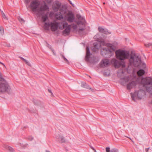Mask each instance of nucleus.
Listing matches in <instances>:
<instances>
[{"label": "nucleus", "instance_id": "obj_53", "mask_svg": "<svg viewBox=\"0 0 152 152\" xmlns=\"http://www.w3.org/2000/svg\"><path fill=\"white\" fill-rule=\"evenodd\" d=\"M0 11H1V14H3V13H4L3 12L2 10H1Z\"/></svg>", "mask_w": 152, "mask_h": 152}, {"label": "nucleus", "instance_id": "obj_41", "mask_svg": "<svg viewBox=\"0 0 152 152\" xmlns=\"http://www.w3.org/2000/svg\"><path fill=\"white\" fill-rule=\"evenodd\" d=\"M33 139H34L33 137L31 136L29 137L28 138V139L30 141H31L32 140H33Z\"/></svg>", "mask_w": 152, "mask_h": 152}, {"label": "nucleus", "instance_id": "obj_58", "mask_svg": "<svg viewBox=\"0 0 152 152\" xmlns=\"http://www.w3.org/2000/svg\"><path fill=\"white\" fill-rule=\"evenodd\" d=\"M45 151H46V152H50L49 151L47 150H46Z\"/></svg>", "mask_w": 152, "mask_h": 152}, {"label": "nucleus", "instance_id": "obj_26", "mask_svg": "<svg viewBox=\"0 0 152 152\" xmlns=\"http://www.w3.org/2000/svg\"><path fill=\"white\" fill-rule=\"evenodd\" d=\"M4 147L10 152H13V149L12 147L8 145H4Z\"/></svg>", "mask_w": 152, "mask_h": 152}, {"label": "nucleus", "instance_id": "obj_20", "mask_svg": "<svg viewBox=\"0 0 152 152\" xmlns=\"http://www.w3.org/2000/svg\"><path fill=\"white\" fill-rule=\"evenodd\" d=\"M55 17L58 20H61L63 18V15L61 12H58L56 13L55 15Z\"/></svg>", "mask_w": 152, "mask_h": 152}, {"label": "nucleus", "instance_id": "obj_7", "mask_svg": "<svg viewBox=\"0 0 152 152\" xmlns=\"http://www.w3.org/2000/svg\"><path fill=\"white\" fill-rule=\"evenodd\" d=\"M86 54L85 57V60L87 62L90 63H94L95 57L93 56L91 53H90V50L88 47H86Z\"/></svg>", "mask_w": 152, "mask_h": 152}, {"label": "nucleus", "instance_id": "obj_50", "mask_svg": "<svg viewBox=\"0 0 152 152\" xmlns=\"http://www.w3.org/2000/svg\"><path fill=\"white\" fill-rule=\"evenodd\" d=\"M125 137H127V138H129L131 140H132L131 139V138L129 137H127L126 136H125Z\"/></svg>", "mask_w": 152, "mask_h": 152}, {"label": "nucleus", "instance_id": "obj_56", "mask_svg": "<svg viewBox=\"0 0 152 152\" xmlns=\"http://www.w3.org/2000/svg\"><path fill=\"white\" fill-rule=\"evenodd\" d=\"M25 63L26 62H27V61H28L27 60H26V59H25V61H24Z\"/></svg>", "mask_w": 152, "mask_h": 152}, {"label": "nucleus", "instance_id": "obj_32", "mask_svg": "<svg viewBox=\"0 0 152 152\" xmlns=\"http://www.w3.org/2000/svg\"><path fill=\"white\" fill-rule=\"evenodd\" d=\"M110 63L108 60L105 59V65L108 66L110 64Z\"/></svg>", "mask_w": 152, "mask_h": 152}, {"label": "nucleus", "instance_id": "obj_29", "mask_svg": "<svg viewBox=\"0 0 152 152\" xmlns=\"http://www.w3.org/2000/svg\"><path fill=\"white\" fill-rule=\"evenodd\" d=\"M60 55L61 56L62 58L64 59V60L66 62L67 64L69 63V62L68 60L65 57V56L62 54H60Z\"/></svg>", "mask_w": 152, "mask_h": 152}, {"label": "nucleus", "instance_id": "obj_23", "mask_svg": "<svg viewBox=\"0 0 152 152\" xmlns=\"http://www.w3.org/2000/svg\"><path fill=\"white\" fill-rule=\"evenodd\" d=\"M42 15V22L45 23L48 19V15L47 14H46L45 15Z\"/></svg>", "mask_w": 152, "mask_h": 152}, {"label": "nucleus", "instance_id": "obj_31", "mask_svg": "<svg viewBox=\"0 0 152 152\" xmlns=\"http://www.w3.org/2000/svg\"><path fill=\"white\" fill-rule=\"evenodd\" d=\"M68 26V23H63V28H67V27ZM61 29H62V28H61Z\"/></svg>", "mask_w": 152, "mask_h": 152}, {"label": "nucleus", "instance_id": "obj_21", "mask_svg": "<svg viewBox=\"0 0 152 152\" xmlns=\"http://www.w3.org/2000/svg\"><path fill=\"white\" fill-rule=\"evenodd\" d=\"M60 8V12H61V14L63 15L66 13L67 8L66 6L62 5Z\"/></svg>", "mask_w": 152, "mask_h": 152}, {"label": "nucleus", "instance_id": "obj_62", "mask_svg": "<svg viewBox=\"0 0 152 152\" xmlns=\"http://www.w3.org/2000/svg\"><path fill=\"white\" fill-rule=\"evenodd\" d=\"M99 38H100L99 37H98V38H97V39H99Z\"/></svg>", "mask_w": 152, "mask_h": 152}, {"label": "nucleus", "instance_id": "obj_64", "mask_svg": "<svg viewBox=\"0 0 152 152\" xmlns=\"http://www.w3.org/2000/svg\"><path fill=\"white\" fill-rule=\"evenodd\" d=\"M89 77L90 78H91V77L90 76H89Z\"/></svg>", "mask_w": 152, "mask_h": 152}, {"label": "nucleus", "instance_id": "obj_17", "mask_svg": "<svg viewBox=\"0 0 152 152\" xmlns=\"http://www.w3.org/2000/svg\"><path fill=\"white\" fill-rule=\"evenodd\" d=\"M71 29V26L68 25L65 30L63 31L62 34L64 36L68 35L70 33Z\"/></svg>", "mask_w": 152, "mask_h": 152}, {"label": "nucleus", "instance_id": "obj_11", "mask_svg": "<svg viewBox=\"0 0 152 152\" xmlns=\"http://www.w3.org/2000/svg\"><path fill=\"white\" fill-rule=\"evenodd\" d=\"M67 20L69 23L73 22L75 19V17L74 14L71 11H69L66 15Z\"/></svg>", "mask_w": 152, "mask_h": 152}, {"label": "nucleus", "instance_id": "obj_52", "mask_svg": "<svg viewBox=\"0 0 152 152\" xmlns=\"http://www.w3.org/2000/svg\"><path fill=\"white\" fill-rule=\"evenodd\" d=\"M97 36H98V35H96L95 36H94V38H96L97 37Z\"/></svg>", "mask_w": 152, "mask_h": 152}, {"label": "nucleus", "instance_id": "obj_27", "mask_svg": "<svg viewBox=\"0 0 152 152\" xmlns=\"http://www.w3.org/2000/svg\"><path fill=\"white\" fill-rule=\"evenodd\" d=\"M124 71L123 70H119L118 72L117 75L119 77H121V75H124Z\"/></svg>", "mask_w": 152, "mask_h": 152}, {"label": "nucleus", "instance_id": "obj_4", "mask_svg": "<svg viewBox=\"0 0 152 152\" xmlns=\"http://www.w3.org/2000/svg\"><path fill=\"white\" fill-rule=\"evenodd\" d=\"M103 39L101 40L100 42L99 43L95 42L94 43V47L92 49V50L93 51L96 52L99 48H101V54L102 55L104 56V48L102 47V46H104V36H103Z\"/></svg>", "mask_w": 152, "mask_h": 152}, {"label": "nucleus", "instance_id": "obj_57", "mask_svg": "<svg viewBox=\"0 0 152 152\" xmlns=\"http://www.w3.org/2000/svg\"><path fill=\"white\" fill-rule=\"evenodd\" d=\"M25 63L26 62H27V61H28L27 60H26V59H25V61H24Z\"/></svg>", "mask_w": 152, "mask_h": 152}, {"label": "nucleus", "instance_id": "obj_30", "mask_svg": "<svg viewBox=\"0 0 152 152\" xmlns=\"http://www.w3.org/2000/svg\"><path fill=\"white\" fill-rule=\"evenodd\" d=\"M4 32L3 28L2 26H0V34L2 35Z\"/></svg>", "mask_w": 152, "mask_h": 152}, {"label": "nucleus", "instance_id": "obj_5", "mask_svg": "<svg viewBox=\"0 0 152 152\" xmlns=\"http://www.w3.org/2000/svg\"><path fill=\"white\" fill-rule=\"evenodd\" d=\"M143 87L144 89H140L139 90L136 91L134 94L131 93L132 98L133 100L135 101L137 98L141 99L142 96L145 95V89H146V88L143 86Z\"/></svg>", "mask_w": 152, "mask_h": 152}, {"label": "nucleus", "instance_id": "obj_46", "mask_svg": "<svg viewBox=\"0 0 152 152\" xmlns=\"http://www.w3.org/2000/svg\"><path fill=\"white\" fill-rule=\"evenodd\" d=\"M20 58H21V59L23 61H25V59L24 58H23L22 57H20Z\"/></svg>", "mask_w": 152, "mask_h": 152}, {"label": "nucleus", "instance_id": "obj_19", "mask_svg": "<svg viewBox=\"0 0 152 152\" xmlns=\"http://www.w3.org/2000/svg\"><path fill=\"white\" fill-rule=\"evenodd\" d=\"M78 18L79 20L77 22V24L78 25H84L85 22L84 18L81 16H80Z\"/></svg>", "mask_w": 152, "mask_h": 152}, {"label": "nucleus", "instance_id": "obj_40", "mask_svg": "<svg viewBox=\"0 0 152 152\" xmlns=\"http://www.w3.org/2000/svg\"><path fill=\"white\" fill-rule=\"evenodd\" d=\"M19 20L20 21L21 23H24L25 22L24 20L21 18H20Z\"/></svg>", "mask_w": 152, "mask_h": 152}, {"label": "nucleus", "instance_id": "obj_44", "mask_svg": "<svg viewBox=\"0 0 152 152\" xmlns=\"http://www.w3.org/2000/svg\"><path fill=\"white\" fill-rule=\"evenodd\" d=\"M26 63L28 66H30L31 65V64L28 61Z\"/></svg>", "mask_w": 152, "mask_h": 152}, {"label": "nucleus", "instance_id": "obj_38", "mask_svg": "<svg viewBox=\"0 0 152 152\" xmlns=\"http://www.w3.org/2000/svg\"><path fill=\"white\" fill-rule=\"evenodd\" d=\"M2 17L4 19L6 20H7L8 19L4 13H3V14H1Z\"/></svg>", "mask_w": 152, "mask_h": 152}, {"label": "nucleus", "instance_id": "obj_3", "mask_svg": "<svg viewBox=\"0 0 152 152\" xmlns=\"http://www.w3.org/2000/svg\"><path fill=\"white\" fill-rule=\"evenodd\" d=\"M115 53L117 58L121 61L128 59L130 54L129 52L120 49L116 50Z\"/></svg>", "mask_w": 152, "mask_h": 152}, {"label": "nucleus", "instance_id": "obj_15", "mask_svg": "<svg viewBox=\"0 0 152 152\" xmlns=\"http://www.w3.org/2000/svg\"><path fill=\"white\" fill-rule=\"evenodd\" d=\"M58 23L57 22H50V27L51 30L53 31H56L58 28Z\"/></svg>", "mask_w": 152, "mask_h": 152}, {"label": "nucleus", "instance_id": "obj_47", "mask_svg": "<svg viewBox=\"0 0 152 152\" xmlns=\"http://www.w3.org/2000/svg\"><path fill=\"white\" fill-rule=\"evenodd\" d=\"M84 30V29L83 28H80L79 30L81 31H83Z\"/></svg>", "mask_w": 152, "mask_h": 152}, {"label": "nucleus", "instance_id": "obj_22", "mask_svg": "<svg viewBox=\"0 0 152 152\" xmlns=\"http://www.w3.org/2000/svg\"><path fill=\"white\" fill-rule=\"evenodd\" d=\"M81 86L83 87L89 89L91 90L92 91H94V90L93 89H92L90 86L88 85L86 83L84 82H82L81 83Z\"/></svg>", "mask_w": 152, "mask_h": 152}, {"label": "nucleus", "instance_id": "obj_45", "mask_svg": "<svg viewBox=\"0 0 152 152\" xmlns=\"http://www.w3.org/2000/svg\"><path fill=\"white\" fill-rule=\"evenodd\" d=\"M91 148L93 149L94 151L95 152H96V150L92 146H90Z\"/></svg>", "mask_w": 152, "mask_h": 152}, {"label": "nucleus", "instance_id": "obj_33", "mask_svg": "<svg viewBox=\"0 0 152 152\" xmlns=\"http://www.w3.org/2000/svg\"><path fill=\"white\" fill-rule=\"evenodd\" d=\"M145 45L146 47L148 48L150 46H152V43H148L145 44Z\"/></svg>", "mask_w": 152, "mask_h": 152}, {"label": "nucleus", "instance_id": "obj_51", "mask_svg": "<svg viewBox=\"0 0 152 152\" xmlns=\"http://www.w3.org/2000/svg\"><path fill=\"white\" fill-rule=\"evenodd\" d=\"M149 149V148H146L145 149V151H148V149Z\"/></svg>", "mask_w": 152, "mask_h": 152}, {"label": "nucleus", "instance_id": "obj_54", "mask_svg": "<svg viewBox=\"0 0 152 152\" xmlns=\"http://www.w3.org/2000/svg\"><path fill=\"white\" fill-rule=\"evenodd\" d=\"M48 91H49V92L50 93H52V92H51V90H48Z\"/></svg>", "mask_w": 152, "mask_h": 152}, {"label": "nucleus", "instance_id": "obj_48", "mask_svg": "<svg viewBox=\"0 0 152 152\" xmlns=\"http://www.w3.org/2000/svg\"><path fill=\"white\" fill-rule=\"evenodd\" d=\"M110 72H108V74H106L105 72V75H109L110 74Z\"/></svg>", "mask_w": 152, "mask_h": 152}, {"label": "nucleus", "instance_id": "obj_42", "mask_svg": "<svg viewBox=\"0 0 152 152\" xmlns=\"http://www.w3.org/2000/svg\"><path fill=\"white\" fill-rule=\"evenodd\" d=\"M45 1L48 3H51L52 0H45Z\"/></svg>", "mask_w": 152, "mask_h": 152}, {"label": "nucleus", "instance_id": "obj_37", "mask_svg": "<svg viewBox=\"0 0 152 152\" xmlns=\"http://www.w3.org/2000/svg\"><path fill=\"white\" fill-rule=\"evenodd\" d=\"M106 152H110L111 150H110V148L109 147H107L105 148Z\"/></svg>", "mask_w": 152, "mask_h": 152}, {"label": "nucleus", "instance_id": "obj_10", "mask_svg": "<svg viewBox=\"0 0 152 152\" xmlns=\"http://www.w3.org/2000/svg\"><path fill=\"white\" fill-rule=\"evenodd\" d=\"M10 88L8 83L7 82L0 83V92L4 93L6 91H10Z\"/></svg>", "mask_w": 152, "mask_h": 152}, {"label": "nucleus", "instance_id": "obj_16", "mask_svg": "<svg viewBox=\"0 0 152 152\" xmlns=\"http://www.w3.org/2000/svg\"><path fill=\"white\" fill-rule=\"evenodd\" d=\"M56 138L58 140L59 142L61 143H64L65 142L64 137L61 134H58L56 137Z\"/></svg>", "mask_w": 152, "mask_h": 152}, {"label": "nucleus", "instance_id": "obj_14", "mask_svg": "<svg viewBox=\"0 0 152 152\" xmlns=\"http://www.w3.org/2000/svg\"><path fill=\"white\" fill-rule=\"evenodd\" d=\"M135 80H136V79ZM137 83H138L136 80V82L133 80L131 82H129L127 85V89L130 90L132 88H134L137 85Z\"/></svg>", "mask_w": 152, "mask_h": 152}, {"label": "nucleus", "instance_id": "obj_60", "mask_svg": "<svg viewBox=\"0 0 152 152\" xmlns=\"http://www.w3.org/2000/svg\"><path fill=\"white\" fill-rule=\"evenodd\" d=\"M103 75H104V72H103Z\"/></svg>", "mask_w": 152, "mask_h": 152}, {"label": "nucleus", "instance_id": "obj_61", "mask_svg": "<svg viewBox=\"0 0 152 152\" xmlns=\"http://www.w3.org/2000/svg\"><path fill=\"white\" fill-rule=\"evenodd\" d=\"M132 141V142L134 143V142L133 140H131Z\"/></svg>", "mask_w": 152, "mask_h": 152}, {"label": "nucleus", "instance_id": "obj_13", "mask_svg": "<svg viewBox=\"0 0 152 152\" xmlns=\"http://www.w3.org/2000/svg\"><path fill=\"white\" fill-rule=\"evenodd\" d=\"M61 6V3L59 1H57L55 2L54 5L52 6V9L55 12H57L60 8Z\"/></svg>", "mask_w": 152, "mask_h": 152}, {"label": "nucleus", "instance_id": "obj_35", "mask_svg": "<svg viewBox=\"0 0 152 152\" xmlns=\"http://www.w3.org/2000/svg\"><path fill=\"white\" fill-rule=\"evenodd\" d=\"M4 79L1 73L0 72V81H4Z\"/></svg>", "mask_w": 152, "mask_h": 152}, {"label": "nucleus", "instance_id": "obj_63", "mask_svg": "<svg viewBox=\"0 0 152 152\" xmlns=\"http://www.w3.org/2000/svg\"><path fill=\"white\" fill-rule=\"evenodd\" d=\"M103 4H104V2H103Z\"/></svg>", "mask_w": 152, "mask_h": 152}, {"label": "nucleus", "instance_id": "obj_39", "mask_svg": "<svg viewBox=\"0 0 152 152\" xmlns=\"http://www.w3.org/2000/svg\"><path fill=\"white\" fill-rule=\"evenodd\" d=\"M31 0H25L24 2L26 4H28Z\"/></svg>", "mask_w": 152, "mask_h": 152}, {"label": "nucleus", "instance_id": "obj_1", "mask_svg": "<svg viewBox=\"0 0 152 152\" xmlns=\"http://www.w3.org/2000/svg\"><path fill=\"white\" fill-rule=\"evenodd\" d=\"M145 73V71L140 69L137 71L138 75L136 81L138 83L141 84L146 88L147 91L152 94V77H143L142 75Z\"/></svg>", "mask_w": 152, "mask_h": 152}, {"label": "nucleus", "instance_id": "obj_43", "mask_svg": "<svg viewBox=\"0 0 152 152\" xmlns=\"http://www.w3.org/2000/svg\"><path fill=\"white\" fill-rule=\"evenodd\" d=\"M51 50H52V52H53V54L55 55V56H56V53L55 52L54 50L53 49H51Z\"/></svg>", "mask_w": 152, "mask_h": 152}, {"label": "nucleus", "instance_id": "obj_2", "mask_svg": "<svg viewBox=\"0 0 152 152\" xmlns=\"http://www.w3.org/2000/svg\"><path fill=\"white\" fill-rule=\"evenodd\" d=\"M128 59L129 63L127 70L129 69L130 66L140 67L143 68L145 67V64L141 62L140 56L132 52L130 54Z\"/></svg>", "mask_w": 152, "mask_h": 152}, {"label": "nucleus", "instance_id": "obj_18", "mask_svg": "<svg viewBox=\"0 0 152 152\" xmlns=\"http://www.w3.org/2000/svg\"><path fill=\"white\" fill-rule=\"evenodd\" d=\"M129 77H126L123 78H121L120 82L122 85H125L126 82L129 80Z\"/></svg>", "mask_w": 152, "mask_h": 152}, {"label": "nucleus", "instance_id": "obj_55", "mask_svg": "<svg viewBox=\"0 0 152 152\" xmlns=\"http://www.w3.org/2000/svg\"><path fill=\"white\" fill-rule=\"evenodd\" d=\"M0 64H2V65H4V64H3L2 63H1V62H0Z\"/></svg>", "mask_w": 152, "mask_h": 152}, {"label": "nucleus", "instance_id": "obj_25", "mask_svg": "<svg viewBox=\"0 0 152 152\" xmlns=\"http://www.w3.org/2000/svg\"><path fill=\"white\" fill-rule=\"evenodd\" d=\"M44 27L45 29L46 30H49V26H50V23L45 22Z\"/></svg>", "mask_w": 152, "mask_h": 152}, {"label": "nucleus", "instance_id": "obj_24", "mask_svg": "<svg viewBox=\"0 0 152 152\" xmlns=\"http://www.w3.org/2000/svg\"><path fill=\"white\" fill-rule=\"evenodd\" d=\"M99 66L100 68H104V59H103L100 63Z\"/></svg>", "mask_w": 152, "mask_h": 152}, {"label": "nucleus", "instance_id": "obj_12", "mask_svg": "<svg viewBox=\"0 0 152 152\" xmlns=\"http://www.w3.org/2000/svg\"><path fill=\"white\" fill-rule=\"evenodd\" d=\"M49 9L48 6L45 2L43 6H41L39 8V10H37L38 11L37 15L39 16L42 15V12L46 10Z\"/></svg>", "mask_w": 152, "mask_h": 152}, {"label": "nucleus", "instance_id": "obj_59", "mask_svg": "<svg viewBox=\"0 0 152 152\" xmlns=\"http://www.w3.org/2000/svg\"><path fill=\"white\" fill-rule=\"evenodd\" d=\"M70 4H71L72 5V6L73 5V4H72V3L71 2H70Z\"/></svg>", "mask_w": 152, "mask_h": 152}, {"label": "nucleus", "instance_id": "obj_49", "mask_svg": "<svg viewBox=\"0 0 152 152\" xmlns=\"http://www.w3.org/2000/svg\"><path fill=\"white\" fill-rule=\"evenodd\" d=\"M48 47L50 48V49H51H51H52L51 48V46L50 45H49L48 44Z\"/></svg>", "mask_w": 152, "mask_h": 152}, {"label": "nucleus", "instance_id": "obj_8", "mask_svg": "<svg viewBox=\"0 0 152 152\" xmlns=\"http://www.w3.org/2000/svg\"><path fill=\"white\" fill-rule=\"evenodd\" d=\"M111 64L113 65L116 68H118L120 67L124 68L126 66L125 63L124 61H120L115 58H113L111 60Z\"/></svg>", "mask_w": 152, "mask_h": 152}, {"label": "nucleus", "instance_id": "obj_34", "mask_svg": "<svg viewBox=\"0 0 152 152\" xmlns=\"http://www.w3.org/2000/svg\"><path fill=\"white\" fill-rule=\"evenodd\" d=\"M111 32L107 29H105V34H111Z\"/></svg>", "mask_w": 152, "mask_h": 152}, {"label": "nucleus", "instance_id": "obj_28", "mask_svg": "<svg viewBox=\"0 0 152 152\" xmlns=\"http://www.w3.org/2000/svg\"><path fill=\"white\" fill-rule=\"evenodd\" d=\"M98 30L100 32L102 33H104V29L101 27H98Z\"/></svg>", "mask_w": 152, "mask_h": 152}, {"label": "nucleus", "instance_id": "obj_6", "mask_svg": "<svg viewBox=\"0 0 152 152\" xmlns=\"http://www.w3.org/2000/svg\"><path fill=\"white\" fill-rule=\"evenodd\" d=\"M105 46L108 48L107 49L105 48V54L107 55L106 57L110 58L113 55V52L115 51V47L110 43H105Z\"/></svg>", "mask_w": 152, "mask_h": 152}, {"label": "nucleus", "instance_id": "obj_9", "mask_svg": "<svg viewBox=\"0 0 152 152\" xmlns=\"http://www.w3.org/2000/svg\"><path fill=\"white\" fill-rule=\"evenodd\" d=\"M40 4V2L37 0L33 1L30 4V6L31 10L32 11L36 12L37 14L38 12L37 10H39Z\"/></svg>", "mask_w": 152, "mask_h": 152}, {"label": "nucleus", "instance_id": "obj_36", "mask_svg": "<svg viewBox=\"0 0 152 152\" xmlns=\"http://www.w3.org/2000/svg\"><path fill=\"white\" fill-rule=\"evenodd\" d=\"M118 149L115 148L112 149L111 150L110 152H118Z\"/></svg>", "mask_w": 152, "mask_h": 152}]
</instances>
